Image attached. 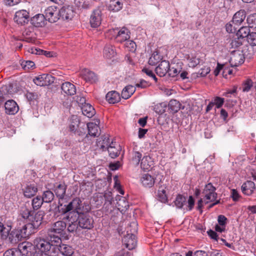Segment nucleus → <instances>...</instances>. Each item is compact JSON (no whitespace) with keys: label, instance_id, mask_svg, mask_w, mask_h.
<instances>
[{"label":"nucleus","instance_id":"obj_1","mask_svg":"<svg viewBox=\"0 0 256 256\" xmlns=\"http://www.w3.org/2000/svg\"><path fill=\"white\" fill-rule=\"evenodd\" d=\"M11 229L10 224L0 222V238L12 244L18 243L22 238H25L30 234V232H27V226L12 230Z\"/></svg>","mask_w":256,"mask_h":256},{"label":"nucleus","instance_id":"obj_2","mask_svg":"<svg viewBox=\"0 0 256 256\" xmlns=\"http://www.w3.org/2000/svg\"><path fill=\"white\" fill-rule=\"evenodd\" d=\"M58 210L62 214L68 213V216H76L82 212H88L90 210V207L88 205L84 208L80 199L76 198L68 204H66L65 200H60L58 202Z\"/></svg>","mask_w":256,"mask_h":256},{"label":"nucleus","instance_id":"obj_3","mask_svg":"<svg viewBox=\"0 0 256 256\" xmlns=\"http://www.w3.org/2000/svg\"><path fill=\"white\" fill-rule=\"evenodd\" d=\"M66 226L63 220H58L53 224L47 232V238L52 242L59 243L61 241L60 236Z\"/></svg>","mask_w":256,"mask_h":256},{"label":"nucleus","instance_id":"obj_4","mask_svg":"<svg viewBox=\"0 0 256 256\" xmlns=\"http://www.w3.org/2000/svg\"><path fill=\"white\" fill-rule=\"evenodd\" d=\"M48 240L40 238H36L34 241L35 252H48L52 246H57L58 243L53 242L48 238Z\"/></svg>","mask_w":256,"mask_h":256},{"label":"nucleus","instance_id":"obj_5","mask_svg":"<svg viewBox=\"0 0 256 256\" xmlns=\"http://www.w3.org/2000/svg\"><path fill=\"white\" fill-rule=\"evenodd\" d=\"M86 212H83L78 214L76 216V219L80 228L90 230L94 228V220Z\"/></svg>","mask_w":256,"mask_h":256},{"label":"nucleus","instance_id":"obj_6","mask_svg":"<svg viewBox=\"0 0 256 256\" xmlns=\"http://www.w3.org/2000/svg\"><path fill=\"white\" fill-rule=\"evenodd\" d=\"M44 215V213L43 211L40 210L36 212L33 211L32 214L30 215L28 220L29 223L24 226H27V228H30L38 229L42 223Z\"/></svg>","mask_w":256,"mask_h":256},{"label":"nucleus","instance_id":"obj_7","mask_svg":"<svg viewBox=\"0 0 256 256\" xmlns=\"http://www.w3.org/2000/svg\"><path fill=\"white\" fill-rule=\"evenodd\" d=\"M216 188L212 183L206 184L203 190L204 195V201L206 204L210 202L214 201L217 198V194L216 192Z\"/></svg>","mask_w":256,"mask_h":256},{"label":"nucleus","instance_id":"obj_8","mask_svg":"<svg viewBox=\"0 0 256 256\" xmlns=\"http://www.w3.org/2000/svg\"><path fill=\"white\" fill-rule=\"evenodd\" d=\"M136 231V228L133 230H130V233H128V230L127 234L122 239V241L124 243L126 248L130 250L134 248L136 246L137 241L134 234V232Z\"/></svg>","mask_w":256,"mask_h":256},{"label":"nucleus","instance_id":"obj_9","mask_svg":"<svg viewBox=\"0 0 256 256\" xmlns=\"http://www.w3.org/2000/svg\"><path fill=\"white\" fill-rule=\"evenodd\" d=\"M54 78L52 75L44 74L33 79L34 82L37 86H44L50 85L54 82Z\"/></svg>","mask_w":256,"mask_h":256},{"label":"nucleus","instance_id":"obj_10","mask_svg":"<svg viewBox=\"0 0 256 256\" xmlns=\"http://www.w3.org/2000/svg\"><path fill=\"white\" fill-rule=\"evenodd\" d=\"M18 249L22 256H32L34 254V244L28 242H24L18 244Z\"/></svg>","mask_w":256,"mask_h":256},{"label":"nucleus","instance_id":"obj_11","mask_svg":"<svg viewBox=\"0 0 256 256\" xmlns=\"http://www.w3.org/2000/svg\"><path fill=\"white\" fill-rule=\"evenodd\" d=\"M45 16L52 23L55 22L60 18L59 10L54 6H49L45 10Z\"/></svg>","mask_w":256,"mask_h":256},{"label":"nucleus","instance_id":"obj_12","mask_svg":"<svg viewBox=\"0 0 256 256\" xmlns=\"http://www.w3.org/2000/svg\"><path fill=\"white\" fill-rule=\"evenodd\" d=\"M244 57L242 52L239 50L232 52L230 54V63L232 67H236L244 62Z\"/></svg>","mask_w":256,"mask_h":256},{"label":"nucleus","instance_id":"obj_13","mask_svg":"<svg viewBox=\"0 0 256 256\" xmlns=\"http://www.w3.org/2000/svg\"><path fill=\"white\" fill-rule=\"evenodd\" d=\"M14 19L18 24L24 25L29 22V12L24 10H18L16 12Z\"/></svg>","mask_w":256,"mask_h":256},{"label":"nucleus","instance_id":"obj_14","mask_svg":"<svg viewBox=\"0 0 256 256\" xmlns=\"http://www.w3.org/2000/svg\"><path fill=\"white\" fill-rule=\"evenodd\" d=\"M32 210L28 202L20 206L18 210V218L28 221L30 215L32 214Z\"/></svg>","mask_w":256,"mask_h":256},{"label":"nucleus","instance_id":"obj_15","mask_svg":"<svg viewBox=\"0 0 256 256\" xmlns=\"http://www.w3.org/2000/svg\"><path fill=\"white\" fill-rule=\"evenodd\" d=\"M58 10L60 18L63 20H71L74 15L72 7L70 6H64Z\"/></svg>","mask_w":256,"mask_h":256},{"label":"nucleus","instance_id":"obj_16","mask_svg":"<svg viewBox=\"0 0 256 256\" xmlns=\"http://www.w3.org/2000/svg\"><path fill=\"white\" fill-rule=\"evenodd\" d=\"M114 31H116V39L119 42H122L126 41L130 38V32L128 28L125 27L122 28L120 30L118 28L116 29Z\"/></svg>","mask_w":256,"mask_h":256},{"label":"nucleus","instance_id":"obj_17","mask_svg":"<svg viewBox=\"0 0 256 256\" xmlns=\"http://www.w3.org/2000/svg\"><path fill=\"white\" fill-rule=\"evenodd\" d=\"M101 11L98 9L94 10L91 14L90 20L91 26L92 28H98L101 24Z\"/></svg>","mask_w":256,"mask_h":256},{"label":"nucleus","instance_id":"obj_18","mask_svg":"<svg viewBox=\"0 0 256 256\" xmlns=\"http://www.w3.org/2000/svg\"><path fill=\"white\" fill-rule=\"evenodd\" d=\"M80 100L82 104L81 109L83 114L88 118L93 116L96 114V111L92 106L86 102L83 104V102H85V98H81Z\"/></svg>","mask_w":256,"mask_h":256},{"label":"nucleus","instance_id":"obj_19","mask_svg":"<svg viewBox=\"0 0 256 256\" xmlns=\"http://www.w3.org/2000/svg\"><path fill=\"white\" fill-rule=\"evenodd\" d=\"M80 76L86 82L90 83L95 82L97 80V76L92 71L86 69H82L80 72Z\"/></svg>","mask_w":256,"mask_h":256},{"label":"nucleus","instance_id":"obj_20","mask_svg":"<svg viewBox=\"0 0 256 256\" xmlns=\"http://www.w3.org/2000/svg\"><path fill=\"white\" fill-rule=\"evenodd\" d=\"M4 108L6 112L8 114H14L18 112L19 110L18 104L12 100H7L5 102Z\"/></svg>","mask_w":256,"mask_h":256},{"label":"nucleus","instance_id":"obj_21","mask_svg":"<svg viewBox=\"0 0 256 256\" xmlns=\"http://www.w3.org/2000/svg\"><path fill=\"white\" fill-rule=\"evenodd\" d=\"M106 150L108 152L109 156L112 158H114L120 155L122 148L120 144H116V142H112Z\"/></svg>","mask_w":256,"mask_h":256},{"label":"nucleus","instance_id":"obj_22","mask_svg":"<svg viewBox=\"0 0 256 256\" xmlns=\"http://www.w3.org/2000/svg\"><path fill=\"white\" fill-rule=\"evenodd\" d=\"M170 70V63L168 60H162L156 68V72L160 76H164Z\"/></svg>","mask_w":256,"mask_h":256},{"label":"nucleus","instance_id":"obj_23","mask_svg":"<svg viewBox=\"0 0 256 256\" xmlns=\"http://www.w3.org/2000/svg\"><path fill=\"white\" fill-rule=\"evenodd\" d=\"M116 199L117 201L116 206L118 209L121 212H125L129 208L128 202L126 200V198L118 195L116 197Z\"/></svg>","mask_w":256,"mask_h":256},{"label":"nucleus","instance_id":"obj_24","mask_svg":"<svg viewBox=\"0 0 256 256\" xmlns=\"http://www.w3.org/2000/svg\"><path fill=\"white\" fill-rule=\"evenodd\" d=\"M154 162L149 156H144L141 160L140 167L144 170H150L152 169Z\"/></svg>","mask_w":256,"mask_h":256},{"label":"nucleus","instance_id":"obj_25","mask_svg":"<svg viewBox=\"0 0 256 256\" xmlns=\"http://www.w3.org/2000/svg\"><path fill=\"white\" fill-rule=\"evenodd\" d=\"M46 16L42 14H38L32 17L30 22L35 27H42L45 25Z\"/></svg>","mask_w":256,"mask_h":256},{"label":"nucleus","instance_id":"obj_26","mask_svg":"<svg viewBox=\"0 0 256 256\" xmlns=\"http://www.w3.org/2000/svg\"><path fill=\"white\" fill-rule=\"evenodd\" d=\"M110 144L108 134L101 136L96 142L97 146L102 151L106 150Z\"/></svg>","mask_w":256,"mask_h":256},{"label":"nucleus","instance_id":"obj_27","mask_svg":"<svg viewBox=\"0 0 256 256\" xmlns=\"http://www.w3.org/2000/svg\"><path fill=\"white\" fill-rule=\"evenodd\" d=\"M246 16V12L244 10H240L234 14L232 22L234 25L238 26L244 22Z\"/></svg>","mask_w":256,"mask_h":256},{"label":"nucleus","instance_id":"obj_28","mask_svg":"<svg viewBox=\"0 0 256 256\" xmlns=\"http://www.w3.org/2000/svg\"><path fill=\"white\" fill-rule=\"evenodd\" d=\"M37 192L38 188L34 184H28L23 189L24 195L27 198L34 196Z\"/></svg>","mask_w":256,"mask_h":256},{"label":"nucleus","instance_id":"obj_29","mask_svg":"<svg viewBox=\"0 0 256 256\" xmlns=\"http://www.w3.org/2000/svg\"><path fill=\"white\" fill-rule=\"evenodd\" d=\"M62 92L68 96H72L76 94V88L74 84L70 82H65L62 84Z\"/></svg>","mask_w":256,"mask_h":256},{"label":"nucleus","instance_id":"obj_30","mask_svg":"<svg viewBox=\"0 0 256 256\" xmlns=\"http://www.w3.org/2000/svg\"><path fill=\"white\" fill-rule=\"evenodd\" d=\"M241 189L244 194L250 196L253 193L255 189V184L252 181H247L242 184Z\"/></svg>","mask_w":256,"mask_h":256},{"label":"nucleus","instance_id":"obj_31","mask_svg":"<svg viewBox=\"0 0 256 256\" xmlns=\"http://www.w3.org/2000/svg\"><path fill=\"white\" fill-rule=\"evenodd\" d=\"M66 188L67 186L64 183L59 184L56 187L54 192L56 196L58 198V202L60 200H63V201L65 200L64 196L66 194Z\"/></svg>","mask_w":256,"mask_h":256},{"label":"nucleus","instance_id":"obj_32","mask_svg":"<svg viewBox=\"0 0 256 256\" xmlns=\"http://www.w3.org/2000/svg\"><path fill=\"white\" fill-rule=\"evenodd\" d=\"M140 181L142 184L146 188H152L155 182L154 178L148 174H143Z\"/></svg>","mask_w":256,"mask_h":256},{"label":"nucleus","instance_id":"obj_33","mask_svg":"<svg viewBox=\"0 0 256 256\" xmlns=\"http://www.w3.org/2000/svg\"><path fill=\"white\" fill-rule=\"evenodd\" d=\"M66 218L68 220L69 224L68 226V230L70 232H76L79 226L76 216H67Z\"/></svg>","mask_w":256,"mask_h":256},{"label":"nucleus","instance_id":"obj_34","mask_svg":"<svg viewBox=\"0 0 256 256\" xmlns=\"http://www.w3.org/2000/svg\"><path fill=\"white\" fill-rule=\"evenodd\" d=\"M106 100L110 104H115L118 102L120 97L118 92L115 90L109 92L106 96Z\"/></svg>","mask_w":256,"mask_h":256},{"label":"nucleus","instance_id":"obj_35","mask_svg":"<svg viewBox=\"0 0 256 256\" xmlns=\"http://www.w3.org/2000/svg\"><path fill=\"white\" fill-rule=\"evenodd\" d=\"M87 128L88 130V134L90 136L96 137L100 134V128L96 124L89 122L87 124Z\"/></svg>","mask_w":256,"mask_h":256},{"label":"nucleus","instance_id":"obj_36","mask_svg":"<svg viewBox=\"0 0 256 256\" xmlns=\"http://www.w3.org/2000/svg\"><path fill=\"white\" fill-rule=\"evenodd\" d=\"M136 91V88L132 85L126 86L122 90V97L126 100L130 98Z\"/></svg>","mask_w":256,"mask_h":256},{"label":"nucleus","instance_id":"obj_37","mask_svg":"<svg viewBox=\"0 0 256 256\" xmlns=\"http://www.w3.org/2000/svg\"><path fill=\"white\" fill-rule=\"evenodd\" d=\"M116 54V50L110 44H106L104 50V56L107 58H113Z\"/></svg>","mask_w":256,"mask_h":256},{"label":"nucleus","instance_id":"obj_38","mask_svg":"<svg viewBox=\"0 0 256 256\" xmlns=\"http://www.w3.org/2000/svg\"><path fill=\"white\" fill-rule=\"evenodd\" d=\"M180 104L176 100H172L170 101L168 104V110L170 112L174 114L177 112L180 109Z\"/></svg>","mask_w":256,"mask_h":256},{"label":"nucleus","instance_id":"obj_39","mask_svg":"<svg viewBox=\"0 0 256 256\" xmlns=\"http://www.w3.org/2000/svg\"><path fill=\"white\" fill-rule=\"evenodd\" d=\"M166 187L164 186H161L159 188V189L158 192V194L156 195L158 200L161 202H162L165 203L167 202L168 197L166 194Z\"/></svg>","mask_w":256,"mask_h":256},{"label":"nucleus","instance_id":"obj_40","mask_svg":"<svg viewBox=\"0 0 256 256\" xmlns=\"http://www.w3.org/2000/svg\"><path fill=\"white\" fill-rule=\"evenodd\" d=\"M58 250L60 252L65 256H71L74 253L72 248L67 244H62L60 245Z\"/></svg>","mask_w":256,"mask_h":256},{"label":"nucleus","instance_id":"obj_41","mask_svg":"<svg viewBox=\"0 0 256 256\" xmlns=\"http://www.w3.org/2000/svg\"><path fill=\"white\" fill-rule=\"evenodd\" d=\"M70 120L71 124L70 125L69 128L70 131L73 132L80 128V120L76 116H72Z\"/></svg>","mask_w":256,"mask_h":256},{"label":"nucleus","instance_id":"obj_42","mask_svg":"<svg viewBox=\"0 0 256 256\" xmlns=\"http://www.w3.org/2000/svg\"><path fill=\"white\" fill-rule=\"evenodd\" d=\"M250 34V28L249 27L242 26L238 30L236 33V36H240L241 38L244 40L245 38H247Z\"/></svg>","mask_w":256,"mask_h":256},{"label":"nucleus","instance_id":"obj_43","mask_svg":"<svg viewBox=\"0 0 256 256\" xmlns=\"http://www.w3.org/2000/svg\"><path fill=\"white\" fill-rule=\"evenodd\" d=\"M54 198V194L50 190L44 192L42 196V200L46 203L51 202Z\"/></svg>","mask_w":256,"mask_h":256},{"label":"nucleus","instance_id":"obj_44","mask_svg":"<svg viewBox=\"0 0 256 256\" xmlns=\"http://www.w3.org/2000/svg\"><path fill=\"white\" fill-rule=\"evenodd\" d=\"M186 198L182 194H178L174 201L175 206L178 208H182L186 204Z\"/></svg>","mask_w":256,"mask_h":256},{"label":"nucleus","instance_id":"obj_45","mask_svg":"<svg viewBox=\"0 0 256 256\" xmlns=\"http://www.w3.org/2000/svg\"><path fill=\"white\" fill-rule=\"evenodd\" d=\"M44 202L42 200L41 196H37L34 198L32 201V210H38L42 206Z\"/></svg>","mask_w":256,"mask_h":256},{"label":"nucleus","instance_id":"obj_46","mask_svg":"<svg viewBox=\"0 0 256 256\" xmlns=\"http://www.w3.org/2000/svg\"><path fill=\"white\" fill-rule=\"evenodd\" d=\"M142 154L138 151H133L132 153L131 162L135 165L138 166L142 158Z\"/></svg>","mask_w":256,"mask_h":256},{"label":"nucleus","instance_id":"obj_47","mask_svg":"<svg viewBox=\"0 0 256 256\" xmlns=\"http://www.w3.org/2000/svg\"><path fill=\"white\" fill-rule=\"evenodd\" d=\"M162 60L160 56L157 52H154L150 58L148 64L152 66H155Z\"/></svg>","mask_w":256,"mask_h":256},{"label":"nucleus","instance_id":"obj_48","mask_svg":"<svg viewBox=\"0 0 256 256\" xmlns=\"http://www.w3.org/2000/svg\"><path fill=\"white\" fill-rule=\"evenodd\" d=\"M253 86V82L250 79H247L242 82V89L243 92H248Z\"/></svg>","mask_w":256,"mask_h":256},{"label":"nucleus","instance_id":"obj_49","mask_svg":"<svg viewBox=\"0 0 256 256\" xmlns=\"http://www.w3.org/2000/svg\"><path fill=\"white\" fill-rule=\"evenodd\" d=\"M22 68L25 70H28L31 68H34L35 67L34 63L30 60H24L21 64Z\"/></svg>","mask_w":256,"mask_h":256},{"label":"nucleus","instance_id":"obj_50","mask_svg":"<svg viewBox=\"0 0 256 256\" xmlns=\"http://www.w3.org/2000/svg\"><path fill=\"white\" fill-rule=\"evenodd\" d=\"M4 256H22L20 250L18 248H13L7 250L4 254Z\"/></svg>","mask_w":256,"mask_h":256},{"label":"nucleus","instance_id":"obj_51","mask_svg":"<svg viewBox=\"0 0 256 256\" xmlns=\"http://www.w3.org/2000/svg\"><path fill=\"white\" fill-rule=\"evenodd\" d=\"M105 200L104 204L111 205L113 200L112 192L110 191H106L104 194Z\"/></svg>","mask_w":256,"mask_h":256},{"label":"nucleus","instance_id":"obj_52","mask_svg":"<svg viewBox=\"0 0 256 256\" xmlns=\"http://www.w3.org/2000/svg\"><path fill=\"white\" fill-rule=\"evenodd\" d=\"M244 40L240 36L234 38L230 43V45L232 48H236L242 45Z\"/></svg>","mask_w":256,"mask_h":256},{"label":"nucleus","instance_id":"obj_53","mask_svg":"<svg viewBox=\"0 0 256 256\" xmlns=\"http://www.w3.org/2000/svg\"><path fill=\"white\" fill-rule=\"evenodd\" d=\"M246 40L250 44L256 46V32H250Z\"/></svg>","mask_w":256,"mask_h":256},{"label":"nucleus","instance_id":"obj_54","mask_svg":"<svg viewBox=\"0 0 256 256\" xmlns=\"http://www.w3.org/2000/svg\"><path fill=\"white\" fill-rule=\"evenodd\" d=\"M226 28L228 32L234 33L236 31L238 28L237 26L236 25H234L231 21L229 24H226Z\"/></svg>","mask_w":256,"mask_h":256},{"label":"nucleus","instance_id":"obj_55","mask_svg":"<svg viewBox=\"0 0 256 256\" xmlns=\"http://www.w3.org/2000/svg\"><path fill=\"white\" fill-rule=\"evenodd\" d=\"M126 46L128 48L130 51L134 52L136 50V45L132 40H127L125 44Z\"/></svg>","mask_w":256,"mask_h":256},{"label":"nucleus","instance_id":"obj_56","mask_svg":"<svg viewBox=\"0 0 256 256\" xmlns=\"http://www.w3.org/2000/svg\"><path fill=\"white\" fill-rule=\"evenodd\" d=\"M110 6L112 8V10L118 12L122 8V4L119 1H113L110 4Z\"/></svg>","mask_w":256,"mask_h":256},{"label":"nucleus","instance_id":"obj_57","mask_svg":"<svg viewBox=\"0 0 256 256\" xmlns=\"http://www.w3.org/2000/svg\"><path fill=\"white\" fill-rule=\"evenodd\" d=\"M114 188H116L121 194L123 195L124 194V191L122 190L120 188V184L118 180V176H114Z\"/></svg>","mask_w":256,"mask_h":256},{"label":"nucleus","instance_id":"obj_58","mask_svg":"<svg viewBox=\"0 0 256 256\" xmlns=\"http://www.w3.org/2000/svg\"><path fill=\"white\" fill-rule=\"evenodd\" d=\"M224 98L218 96L215 98L214 103L216 106V108H220L224 104Z\"/></svg>","mask_w":256,"mask_h":256},{"label":"nucleus","instance_id":"obj_59","mask_svg":"<svg viewBox=\"0 0 256 256\" xmlns=\"http://www.w3.org/2000/svg\"><path fill=\"white\" fill-rule=\"evenodd\" d=\"M188 60L190 61V66L192 67H195L200 63L199 59L196 57L190 58L189 56Z\"/></svg>","mask_w":256,"mask_h":256},{"label":"nucleus","instance_id":"obj_60","mask_svg":"<svg viewBox=\"0 0 256 256\" xmlns=\"http://www.w3.org/2000/svg\"><path fill=\"white\" fill-rule=\"evenodd\" d=\"M142 71L146 74L148 76L152 78L154 80L155 82H157V78L152 70H149L148 68H144Z\"/></svg>","mask_w":256,"mask_h":256},{"label":"nucleus","instance_id":"obj_61","mask_svg":"<svg viewBox=\"0 0 256 256\" xmlns=\"http://www.w3.org/2000/svg\"><path fill=\"white\" fill-rule=\"evenodd\" d=\"M218 221L219 225L226 226V221H227V218L224 216L220 215L218 216Z\"/></svg>","mask_w":256,"mask_h":256},{"label":"nucleus","instance_id":"obj_62","mask_svg":"<svg viewBox=\"0 0 256 256\" xmlns=\"http://www.w3.org/2000/svg\"><path fill=\"white\" fill-rule=\"evenodd\" d=\"M73 133L75 135H77L82 137H84L86 134L84 128L81 127L78 128L76 130L73 132Z\"/></svg>","mask_w":256,"mask_h":256},{"label":"nucleus","instance_id":"obj_63","mask_svg":"<svg viewBox=\"0 0 256 256\" xmlns=\"http://www.w3.org/2000/svg\"><path fill=\"white\" fill-rule=\"evenodd\" d=\"M148 86V83L145 80H140L139 83H138L136 84V86L137 88H147Z\"/></svg>","mask_w":256,"mask_h":256},{"label":"nucleus","instance_id":"obj_64","mask_svg":"<svg viewBox=\"0 0 256 256\" xmlns=\"http://www.w3.org/2000/svg\"><path fill=\"white\" fill-rule=\"evenodd\" d=\"M208 234L210 237L211 238L214 239L216 240V241L218 240V235L217 234L216 232L212 230H209L208 231Z\"/></svg>","mask_w":256,"mask_h":256}]
</instances>
